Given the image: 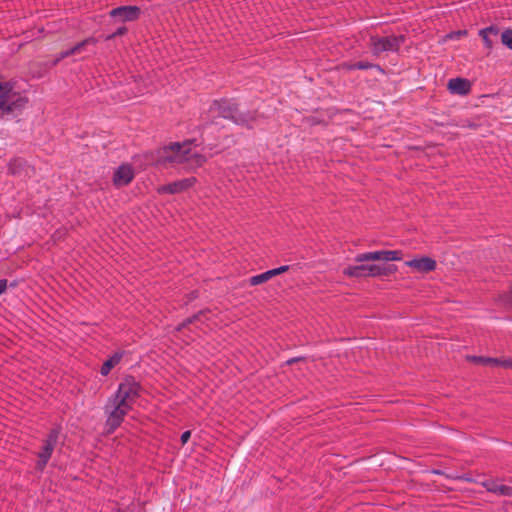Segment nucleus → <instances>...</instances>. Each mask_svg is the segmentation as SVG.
<instances>
[{
    "mask_svg": "<svg viewBox=\"0 0 512 512\" xmlns=\"http://www.w3.org/2000/svg\"><path fill=\"white\" fill-rule=\"evenodd\" d=\"M140 8L138 6H120L112 9L109 14L113 18H119L122 22L137 20L140 16Z\"/></svg>",
    "mask_w": 512,
    "mask_h": 512,
    "instance_id": "obj_10",
    "label": "nucleus"
},
{
    "mask_svg": "<svg viewBox=\"0 0 512 512\" xmlns=\"http://www.w3.org/2000/svg\"><path fill=\"white\" fill-rule=\"evenodd\" d=\"M498 34V28L495 27V26H489V27H486V28H483L479 31V34Z\"/></svg>",
    "mask_w": 512,
    "mask_h": 512,
    "instance_id": "obj_23",
    "label": "nucleus"
},
{
    "mask_svg": "<svg viewBox=\"0 0 512 512\" xmlns=\"http://www.w3.org/2000/svg\"><path fill=\"white\" fill-rule=\"evenodd\" d=\"M272 277H273V275L271 274V270H268V271H265V272H263L261 274L254 275V276L250 277L249 278V284L251 286H256V285L262 284L264 282H267Z\"/></svg>",
    "mask_w": 512,
    "mask_h": 512,
    "instance_id": "obj_18",
    "label": "nucleus"
},
{
    "mask_svg": "<svg viewBox=\"0 0 512 512\" xmlns=\"http://www.w3.org/2000/svg\"><path fill=\"white\" fill-rule=\"evenodd\" d=\"M192 141L173 142L157 151V165L176 167L184 165L186 169H195L200 167L206 157L191 148Z\"/></svg>",
    "mask_w": 512,
    "mask_h": 512,
    "instance_id": "obj_1",
    "label": "nucleus"
},
{
    "mask_svg": "<svg viewBox=\"0 0 512 512\" xmlns=\"http://www.w3.org/2000/svg\"><path fill=\"white\" fill-rule=\"evenodd\" d=\"M97 43V39L93 37L86 38L82 42L76 44L75 46L71 47L70 49H67L61 53L58 54V56L55 59V63L61 61L62 59L69 57L71 55H74L76 53H80L82 49L87 45H95Z\"/></svg>",
    "mask_w": 512,
    "mask_h": 512,
    "instance_id": "obj_16",
    "label": "nucleus"
},
{
    "mask_svg": "<svg viewBox=\"0 0 512 512\" xmlns=\"http://www.w3.org/2000/svg\"><path fill=\"white\" fill-rule=\"evenodd\" d=\"M60 430L59 428H53L49 431L47 437L43 441V445L40 451L37 453V461L35 464V469L42 473L46 468L54 449L57 445L59 439Z\"/></svg>",
    "mask_w": 512,
    "mask_h": 512,
    "instance_id": "obj_8",
    "label": "nucleus"
},
{
    "mask_svg": "<svg viewBox=\"0 0 512 512\" xmlns=\"http://www.w3.org/2000/svg\"><path fill=\"white\" fill-rule=\"evenodd\" d=\"M123 352H115L113 355H111L101 366L100 373L102 376H107L110 371L120 363Z\"/></svg>",
    "mask_w": 512,
    "mask_h": 512,
    "instance_id": "obj_17",
    "label": "nucleus"
},
{
    "mask_svg": "<svg viewBox=\"0 0 512 512\" xmlns=\"http://www.w3.org/2000/svg\"><path fill=\"white\" fill-rule=\"evenodd\" d=\"M479 36L482 38L485 47L491 49L492 48V41L490 40L488 34H479Z\"/></svg>",
    "mask_w": 512,
    "mask_h": 512,
    "instance_id": "obj_25",
    "label": "nucleus"
},
{
    "mask_svg": "<svg viewBox=\"0 0 512 512\" xmlns=\"http://www.w3.org/2000/svg\"><path fill=\"white\" fill-rule=\"evenodd\" d=\"M502 43L512 49V30H505L501 35Z\"/></svg>",
    "mask_w": 512,
    "mask_h": 512,
    "instance_id": "obj_21",
    "label": "nucleus"
},
{
    "mask_svg": "<svg viewBox=\"0 0 512 512\" xmlns=\"http://www.w3.org/2000/svg\"><path fill=\"white\" fill-rule=\"evenodd\" d=\"M13 85L9 82H0V117H4L16 110L24 108L27 100L22 97L12 99Z\"/></svg>",
    "mask_w": 512,
    "mask_h": 512,
    "instance_id": "obj_4",
    "label": "nucleus"
},
{
    "mask_svg": "<svg viewBox=\"0 0 512 512\" xmlns=\"http://www.w3.org/2000/svg\"><path fill=\"white\" fill-rule=\"evenodd\" d=\"M298 360H300V358H292V359H289V360H287V364H292V363H294V362H296V361H298Z\"/></svg>",
    "mask_w": 512,
    "mask_h": 512,
    "instance_id": "obj_31",
    "label": "nucleus"
},
{
    "mask_svg": "<svg viewBox=\"0 0 512 512\" xmlns=\"http://www.w3.org/2000/svg\"><path fill=\"white\" fill-rule=\"evenodd\" d=\"M347 68H348V70H367L370 68H377V69L381 70L380 66L373 65L372 63H370L368 61H358V62L348 65Z\"/></svg>",
    "mask_w": 512,
    "mask_h": 512,
    "instance_id": "obj_19",
    "label": "nucleus"
},
{
    "mask_svg": "<svg viewBox=\"0 0 512 512\" xmlns=\"http://www.w3.org/2000/svg\"><path fill=\"white\" fill-rule=\"evenodd\" d=\"M510 295H504L501 297V301H503L504 303H507V305L509 306H512V303L509 302L508 298L511 296L512 297V285H511V288H510Z\"/></svg>",
    "mask_w": 512,
    "mask_h": 512,
    "instance_id": "obj_30",
    "label": "nucleus"
},
{
    "mask_svg": "<svg viewBox=\"0 0 512 512\" xmlns=\"http://www.w3.org/2000/svg\"><path fill=\"white\" fill-rule=\"evenodd\" d=\"M482 485L488 492H491L499 496L512 497L511 486L501 484L500 482L491 479L482 482Z\"/></svg>",
    "mask_w": 512,
    "mask_h": 512,
    "instance_id": "obj_15",
    "label": "nucleus"
},
{
    "mask_svg": "<svg viewBox=\"0 0 512 512\" xmlns=\"http://www.w3.org/2000/svg\"><path fill=\"white\" fill-rule=\"evenodd\" d=\"M457 36H461V35H465L466 34V31H458L457 33Z\"/></svg>",
    "mask_w": 512,
    "mask_h": 512,
    "instance_id": "obj_32",
    "label": "nucleus"
},
{
    "mask_svg": "<svg viewBox=\"0 0 512 512\" xmlns=\"http://www.w3.org/2000/svg\"><path fill=\"white\" fill-rule=\"evenodd\" d=\"M402 253L399 250H378L360 253L355 256V262H369V261H400Z\"/></svg>",
    "mask_w": 512,
    "mask_h": 512,
    "instance_id": "obj_9",
    "label": "nucleus"
},
{
    "mask_svg": "<svg viewBox=\"0 0 512 512\" xmlns=\"http://www.w3.org/2000/svg\"><path fill=\"white\" fill-rule=\"evenodd\" d=\"M211 109L220 117L229 119L237 125L248 126L253 119L250 113H241L238 111L237 104L233 100L221 99L213 102Z\"/></svg>",
    "mask_w": 512,
    "mask_h": 512,
    "instance_id": "obj_3",
    "label": "nucleus"
},
{
    "mask_svg": "<svg viewBox=\"0 0 512 512\" xmlns=\"http://www.w3.org/2000/svg\"><path fill=\"white\" fill-rule=\"evenodd\" d=\"M498 366H503L505 368H511L512 367V359H500V362L498 363Z\"/></svg>",
    "mask_w": 512,
    "mask_h": 512,
    "instance_id": "obj_28",
    "label": "nucleus"
},
{
    "mask_svg": "<svg viewBox=\"0 0 512 512\" xmlns=\"http://www.w3.org/2000/svg\"><path fill=\"white\" fill-rule=\"evenodd\" d=\"M405 42L403 35H389L385 37H370V48L373 55L378 56L383 52H397Z\"/></svg>",
    "mask_w": 512,
    "mask_h": 512,
    "instance_id": "obj_7",
    "label": "nucleus"
},
{
    "mask_svg": "<svg viewBox=\"0 0 512 512\" xmlns=\"http://www.w3.org/2000/svg\"><path fill=\"white\" fill-rule=\"evenodd\" d=\"M356 265H350L344 268L343 274L348 277H379L388 275L391 270L387 267L369 264L365 262H357Z\"/></svg>",
    "mask_w": 512,
    "mask_h": 512,
    "instance_id": "obj_5",
    "label": "nucleus"
},
{
    "mask_svg": "<svg viewBox=\"0 0 512 512\" xmlns=\"http://www.w3.org/2000/svg\"><path fill=\"white\" fill-rule=\"evenodd\" d=\"M134 178V171L131 165H120L113 175V183L115 186L121 187L129 184Z\"/></svg>",
    "mask_w": 512,
    "mask_h": 512,
    "instance_id": "obj_13",
    "label": "nucleus"
},
{
    "mask_svg": "<svg viewBox=\"0 0 512 512\" xmlns=\"http://www.w3.org/2000/svg\"><path fill=\"white\" fill-rule=\"evenodd\" d=\"M140 390V383L134 377L126 376L112 396L132 407L140 395Z\"/></svg>",
    "mask_w": 512,
    "mask_h": 512,
    "instance_id": "obj_6",
    "label": "nucleus"
},
{
    "mask_svg": "<svg viewBox=\"0 0 512 512\" xmlns=\"http://www.w3.org/2000/svg\"><path fill=\"white\" fill-rule=\"evenodd\" d=\"M288 270H289V266L288 265H283V266H280L278 268L271 269V274L274 277V276L282 274V273H284V272H286Z\"/></svg>",
    "mask_w": 512,
    "mask_h": 512,
    "instance_id": "obj_22",
    "label": "nucleus"
},
{
    "mask_svg": "<svg viewBox=\"0 0 512 512\" xmlns=\"http://www.w3.org/2000/svg\"><path fill=\"white\" fill-rule=\"evenodd\" d=\"M470 359L479 364L492 365V366H498V363L500 362V359H498V358L483 357V356H472V357H470Z\"/></svg>",
    "mask_w": 512,
    "mask_h": 512,
    "instance_id": "obj_20",
    "label": "nucleus"
},
{
    "mask_svg": "<svg viewBox=\"0 0 512 512\" xmlns=\"http://www.w3.org/2000/svg\"><path fill=\"white\" fill-rule=\"evenodd\" d=\"M196 181L197 180L195 177H189V178L177 180L172 183H169V184L159 187L158 192L161 194H163V193L177 194V193L183 192V191L189 189L190 187H192L196 183Z\"/></svg>",
    "mask_w": 512,
    "mask_h": 512,
    "instance_id": "obj_11",
    "label": "nucleus"
},
{
    "mask_svg": "<svg viewBox=\"0 0 512 512\" xmlns=\"http://www.w3.org/2000/svg\"><path fill=\"white\" fill-rule=\"evenodd\" d=\"M8 286V281L6 279H0V295H2Z\"/></svg>",
    "mask_w": 512,
    "mask_h": 512,
    "instance_id": "obj_29",
    "label": "nucleus"
},
{
    "mask_svg": "<svg viewBox=\"0 0 512 512\" xmlns=\"http://www.w3.org/2000/svg\"><path fill=\"white\" fill-rule=\"evenodd\" d=\"M132 410V407L110 396L104 406L106 415L105 428L108 433H113L124 421L125 416Z\"/></svg>",
    "mask_w": 512,
    "mask_h": 512,
    "instance_id": "obj_2",
    "label": "nucleus"
},
{
    "mask_svg": "<svg viewBox=\"0 0 512 512\" xmlns=\"http://www.w3.org/2000/svg\"><path fill=\"white\" fill-rule=\"evenodd\" d=\"M447 88L451 94L465 96L471 91V83L465 78H452L448 81Z\"/></svg>",
    "mask_w": 512,
    "mask_h": 512,
    "instance_id": "obj_14",
    "label": "nucleus"
},
{
    "mask_svg": "<svg viewBox=\"0 0 512 512\" xmlns=\"http://www.w3.org/2000/svg\"><path fill=\"white\" fill-rule=\"evenodd\" d=\"M405 265L419 273H428L436 269L437 263L434 259L424 256L408 260L405 262Z\"/></svg>",
    "mask_w": 512,
    "mask_h": 512,
    "instance_id": "obj_12",
    "label": "nucleus"
},
{
    "mask_svg": "<svg viewBox=\"0 0 512 512\" xmlns=\"http://www.w3.org/2000/svg\"><path fill=\"white\" fill-rule=\"evenodd\" d=\"M203 316V312H200L199 314L193 316L192 318H188L184 323L183 326H186L187 324H191L196 320H200V318Z\"/></svg>",
    "mask_w": 512,
    "mask_h": 512,
    "instance_id": "obj_27",
    "label": "nucleus"
},
{
    "mask_svg": "<svg viewBox=\"0 0 512 512\" xmlns=\"http://www.w3.org/2000/svg\"><path fill=\"white\" fill-rule=\"evenodd\" d=\"M126 31H127V29L125 27H120L114 33H112L111 35L107 36L106 39L107 40L113 39V38H115L117 36L123 35Z\"/></svg>",
    "mask_w": 512,
    "mask_h": 512,
    "instance_id": "obj_24",
    "label": "nucleus"
},
{
    "mask_svg": "<svg viewBox=\"0 0 512 512\" xmlns=\"http://www.w3.org/2000/svg\"><path fill=\"white\" fill-rule=\"evenodd\" d=\"M190 437H191V432L189 430L184 431L180 438L182 445H185L189 441Z\"/></svg>",
    "mask_w": 512,
    "mask_h": 512,
    "instance_id": "obj_26",
    "label": "nucleus"
}]
</instances>
